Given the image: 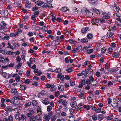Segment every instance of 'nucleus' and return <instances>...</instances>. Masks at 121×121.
Here are the masks:
<instances>
[{"instance_id": "f257e3e1", "label": "nucleus", "mask_w": 121, "mask_h": 121, "mask_svg": "<svg viewBox=\"0 0 121 121\" xmlns=\"http://www.w3.org/2000/svg\"><path fill=\"white\" fill-rule=\"evenodd\" d=\"M15 118L18 120V121H26L27 117L26 116L23 114H20L19 112H16L14 115Z\"/></svg>"}, {"instance_id": "f03ea898", "label": "nucleus", "mask_w": 121, "mask_h": 121, "mask_svg": "<svg viewBox=\"0 0 121 121\" xmlns=\"http://www.w3.org/2000/svg\"><path fill=\"white\" fill-rule=\"evenodd\" d=\"M94 79L92 76H91L89 77V79H87L86 83L88 85H90L91 83V81L93 82Z\"/></svg>"}, {"instance_id": "7ed1b4c3", "label": "nucleus", "mask_w": 121, "mask_h": 121, "mask_svg": "<svg viewBox=\"0 0 121 121\" xmlns=\"http://www.w3.org/2000/svg\"><path fill=\"white\" fill-rule=\"evenodd\" d=\"M104 14V16L102 17L103 18H104L105 19H108L110 18V15L109 13H105Z\"/></svg>"}, {"instance_id": "20e7f679", "label": "nucleus", "mask_w": 121, "mask_h": 121, "mask_svg": "<svg viewBox=\"0 0 121 121\" xmlns=\"http://www.w3.org/2000/svg\"><path fill=\"white\" fill-rule=\"evenodd\" d=\"M14 109H16V108H14V109H13L12 108V107L8 106L6 107L5 109V110L6 112H11L13 110H15Z\"/></svg>"}, {"instance_id": "39448f33", "label": "nucleus", "mask_w": 121, "mask_h": 121, "mask_svg": "<svg viewBox=\"0 0 121 121\" xmlns=\"http://www.w3.org/2000/svg\"><path fill=\"white\" fill-rule=\"evenodd\" d=\"M111 71H112L113 73H115L117 72V70L116 69H110V70H108L107 71H106V70H105L104 72L105 73H108Z\"/></svg>"}, {"instance_id": "423d86ee", "label": "nucleus", "mask_w": 121, "mask_h": 121, "mask_svg": "<svg viewBox=\"0 0 121 121\" xmlns=\"http://www.w3.org/2000/svg\"><path fill=\"white\" fill-rule=\"evenodd\" d=\"M11 91L12 92L14 93V94L15 95H17L19 94V93L16 89H13L12 88L11 89Z\"/></svg>"}, {"instance_id": "0eeeda50", "label": "nucleus", "mask_w": 121, "mask_h": 121, "mask_svg": "<svg viewBox=\"0 0 121 121\" xmlns=\"http://www.w3.org/2000/svg\"><path fill=\"white\" fill-rule=\"evenodd\" d=\"M37 113L39 115H40L42 113L41 107L40 106H38L37 107Z\"/></svg>"}, {"instance_id": "6e6552de", "label": "nucleus", "mask_w": 121, "mask_h": 121, "mask_svg": "<svg viewBox=\"0 0 121 121\" xmlns=\"http://www.w3.org/2000/svg\"><path fill=\"white\" fill-rule=\"evenodd\" d=\"M38 116H32L30 117L29 120L30 121H35L37 120V117H38Z\"/></svg>"}, {"instance_id": "1a4fd4ad", "label": "nucleus", "mask_w": 121, "mask_h": 121, "mask_svg": "<svg viewBox=\"0 0 121 121\" xmlns=\"http://www.w3.org/2000/svg\"><path fill=\"white\" fill-rule=\"evenodd\" d=\"M67 120L69 121H74L75 118L73 116H68L67 117Z\"/></svg>"}, {"instance_id": "9d476101", "label": "nucleus", "mask_w": 121, "mask_h": 121, "mask_svg": "<svg viewBox=\"0 0 121 121\" xmlns=\"http://www.w3.org/2000/svg\"><path fill=\"white\" fill-rule=\"evenodd\" d=\"M2 11V15L3 14V15L4 16H7L8 14V11L7 10H3Z\"/></svg>"}, {"instance_id": "9b49d317", "label": "nucleus", "mask_w": 121, "mask_h": 121, "mask_svg": "<svg viewBox=\"0 0 121 121\" xmlns=\"http://www.w3.org/2000/svg\"><path fill=\"white\" fill-rule=\"evenodd\" d=\"M6 25L7 24L5 23L3 21L0 24L1 29H4L6 26Z\"/></svg>"}, {"instance_id": "f8f14e48", "label": "nucleus", "mask_w": 121, "mask_h": 121, "mask_svg": "<svg viewBox=\"0 0 121 121\" xmlns=\"http://www.w3.org/2000/svg\"><path fill=\"white\" fill-rule=\"evenodd\" d=\"M120 55L119 52H115L112 54V56L113 57L117 58Z\"/></svg>"}, {"instance_id": "ddd939ff", "label": "nucleus", "mask_w": 121, "mask_h": 121, "mask_svg": "<svg viewBox=\"0 0 121 121\" xmlns=\"http://www.w3.org/2000/svg\"><path fill=\"white\" fill-rule=\"evenodd\" d=\"M114 34L111 32H108L107 34V36L109 38L111 37Z\"/></svg>"}, {"instance_id": "4468645a", "label": "nucleus", "mask_w": 121, "mask_h": 121, "mask_svg": "<svg viewBox=\"0 0 121 121\" xmlns=\"http://www.w3.org/2000/svg\"><path fill=\"white\" fill-rule=\"evenodd\" d=\"M113 9L115 11L118 12L120 10V8L118 6H115L113 8Z\"/></svg>"}, {"instance_id": "2eb2a0df", "label": "nucleus", "mask_w": 121, "mask_h": 121, "mask_svg": "<svg viewBox=\"0 0 121 121\" xmlns=\"http://www.w3.org/2000/svg\"><path fill=\"white\" fill-rule=\"evenodd\" d=\"M104 118V116L101 114L99 115L98 116V120L99 121H101Z\"/></svg>"}, {"instance_id": "dca6fc26", "label": "nucleus", "mask_w": 121, "mask_h": 121, "mask_svg": "<svg viewBox=\"0 0 121 121\" xmlns=\"http://www.w3.org/2000/svg\"><path fill=\"white\" fill-rule=\"evenodd\" d=\"M82 74L84 76L86 75L89 73V71L85 69V71H83L82 72Z\"/></svg>"}, {"instance_id": "f3484780", "label": "nucleus", "mask_w": 121, "mask_h": 121, "mask_svg": "<svg viewBox=\"0 0 121 121\" xmlns=\"http://www.w3.org/2000/svg\"><path fill=\"white\" fill-rule=\"evenodd\" d=\"M61 10L64 12H65L69 10L67 8V7L65 6L62 8L61 9Z\"/></svg>"}, {"instance_id": "a211bd4d", "label": "nucleus", "mask_w": 121, "mask_h": 121, "mask_svg": "<svg viewBox=\"0 0 121 121\" xmlns=\"http://www.w3.org/2000/svg\"><path fill=\"white\" fill-rule=\"evenodd\" d=\"M82 12L84 14H88L89 13L88 10L86 9L85 10H82Z\"/></svg>"}, {"instance_id": "6ab92c4d", "label": "nucleus", "mask_w": 121, "mask_h": 121, "mask_svg": "<svg viewBox=\"0 0 121 121\" xmlns=\"http://www.w3.org/2000/svg\"><path fill=\"white\" fill-rule=\"evenodd\" d=\"M58 89L59 90H60L61 91H63L64 90L63 86L61 85H60L58 86Z\"/></svg>"}, {"instance_id": "aec40b11", "label": "nucleus", "mask_w": 121, "mask_h": 121, "mask_svg": "<svg viewBox=\"0 0 121 121\" xmlns=\"http://www.w3.org/2000/svg\"><path fill=\"white\" fill-rule=\"evenodd\" d=\"M110 65L108 63H106L105 65V68L106 69L105 70H106V71H107L108 70H110V69H109V68Z\"/></svg>"}, {"instance_id": "412c9836", "label": "nucleus", "mask_w": 121, "mask_h": 121, "mask_svg": "<svg viewBox=\"0 0 121 121\" xmlns=\"http://www.w3.org/2000/svg\"><path fill=\"white\" fill-rule=\"evenodd\" d=\"M20 89L22 90H25L26 88V87H27V86H26V87L25 86V85H20Z\"/></svg>"}, {"instance_id": "4be33fe9", "label": "nucleus", "mask_w": 121, "mask_h": 121, "mask_svg": "<svg viewBox=\"0 0 121 121\" xmlns=\"http://www.w3.org/2000/svg\"><path fill=\"white\" fill-rule=\"evenodd\" d=\"M31 103H32V104L33 106H35L37 105L38 103L36 100H33L32 101Z\"/></svg>"}, {"instance_id": "5701e85b", "label": "nucleus", "mask_w": 121, "mask_h": 121, "mask_svg": "<svg viewBox=\"0 0 121 121\" xmlns=\"http://www.w3.org/2000/svg\"><path fill=\"white\" fill-rule=\"evenodd\" d=\"M81 41L82 43H86L88 41L87 40V38H83L81 40Z\"/></svg>"}, {"instance_id": "b1692460", "label": "nucleus", "mask_w": 121, "mask_h": 121, "mask_svg": "<svg viewBox=\"0 0 121 121\" xmlns=\"http://www.w3.org/2000/svg\"><path fill=\"white\" fill-rule=\"evenodd\" d=\"M5 61L4 58L2 56H0V62L4 63Z\"/></svg>"}, {"instance_id": "393cba45", "label": "nucleus", "mask_w": 121, "mask_h": 121, "mask_svg": "<svg viewBox=\"0 0 121 121\" xmlns=\"http://www.w3.org/2000/svg\"><path fill=\"white\" fill-rule=\"evenodd\" d=\"M42 29L43 30L44 32H46L48 30V28L46 26L43 27Z\"/></svg>"}, {"instance_id": "a878e982", "label": "nucleus", "mask_w": 121, "mask_h": 121, "mask_svg": "<svg viewBox=\"0 0 121 121\" xmlns=\"http://www.w3.org/2000/svg\"><path fill=\"white\" fill-rule=\"evenodd\" d=\"M76 101H74L70 103V105L72 107L76 106Z\"/></svg>"}, {"instance_id": "bb28decb", "label": "nucleus", "mask_w": 121, "mask_h": 121, "mask_svg": "<svg viewBox=\"0 0 121 121\" xmlns=\"http://www.w3.org/2000/svg\"><path fill=\"white\" fill-rule=\"evenodd\" d=\"M91 117H92V116H91ZM92 118L93 121H96L97 119V117L96 115H94L92 116Z\"/></svg>"}, {"instance_id": "cd10ccee", "label": "nucleus", "mask_w": 121, "mask_h": 121, "mask_svg": "<svg viewBox=\"0 0 121 121\" xmlns=\"http://www.w3.org/2000/svg\"><path fill=\"white\" fill-rule=\"evenodd\" d=\"M87 37L88 39H91L93 37V35L91 33H89L87 35Z\"/></svg>"}, {"instance_id": "c85d7f7f", "label": "nucleus", "mask_w": 121, "mask_h": 121, "mask_svg": "<svg viewBox=\"0 0 121 121\" xmlns=\"http://www.w3.org/2000/svg\"><path fill=\"white\" fill-rule=\"evenodd\" d=\"M44 118L47 120H50L51 118V117L48 115H45L44 116Z\"/></svg>"}, {"instance_id": "c756f323", "label": "nucleus", "mask_w": 121, "mask_h": 121, "mask_svg": "<svg viewBox=\"0 0 121 121\" xmlns=\"http://www.w3.org/2000/svg\"><path fill=\"white\" fill-rule=\"evenodd\" d=\"M66 71L68 73H69L73 71V69L71 68H68L66 70Z\"/></svg>"}, {"instance_id": "7c9ffc66", "label": "nucleus", "mask_w": 121, "mask_h": 121, "mask_svg": "<svg viewBox=\"0 0 121 121\" xmlns=\"http://www.w3.org/2000/svg\"><path fill=\"white\" fill-rule=\"evenodd\" d=\"M40 11L39 10H38L35 12L34 13V14L35 16L36 17H37L38 16V14L39 13Z\"/></svg>"}, {"instance_id": "2f4dec72", "label": "nucleus", "mask_w": 121, "mask_h": 121, "mask_svg": "<svg viewBox=\"0 0 121 121\" xmlns=\"http://www.w3.org/2000/svg\"><path fill=\"white\" fill-rule=\"evenodd\" d=\"M113 118V116L112 115H111L108 116L107 117V118L108 120H111Z\"/></svg>"}, {"instance_id": "473e14b6", "label": "nucleus", "mask_w": 121, "mask_h": 121, "mask_svg": "<svg viewBox=\"0 0 121 121\" xmlns=\"http://www.w3.org/2000/svg\"><path fill=\"white\" fill-rule=\"evenodd\" d=\"M52 109V107L50 106H48L47 107V111L48 112L50 111Z\"/></svg>"}, {"instance_id": "72a5a7b5", "label": "nucleus", "mask_w": 121, "mask_h": 121, "mask_svg": "<svg viewBox=\"0 0 121 121\" xmlns=\"http://www.w3.org/2000/svg\"><path fill=\"white\" fill-rule=\"evenodd\" d=\"M43 103L46 105L49 103V102L46 100H43Z\"/></svg>"}, {"instance_id": "f704fd0d", "label": "nucleus", "mask_w": 121, "mask_h": 121, "mask_svg": "<svg viewBox=\"0 0 121 121\" xmlns=\"http://www.w3.org/2000/svg\"><path fill=\"white\" fill-rule=\"evenodd\" d=\"M91 3L93 5H95L97 2V0H91Z\"/></svg>"}, {"instance_id": "c9c22d12", "label": "nucleus", "mask_w": 121, "mask_h": 121, "mask_svg": "<svg viewBox=\"0 0 121 121\" xmlns=\"http://www.w3.org/2000/svg\"><path fill=\"white\" fill-rule=\"evenodd\" d=\"M60 37L59 36H57L56 37V40H55V42L57 41L58 42V43L57 44L58 45L59 44H60ZM61 42V41H60Z\"/></svg>"}, {"instance_id": "e433bc0d", "label": "nucleus", "mask_w": 121, "mask_h": 121, "mask_svg": "<svg viewBox=\"0 0 121 121\" xmlns=\"http://www.w3.org/2000/svg\"><path fill=\"white\" fill-rule=\"evenodd\" d=\"M20 79V77H19V75H18L17 77H16L15 80L17 82H18Z\"/></svg>"}, {"instance_id": "4c0bfd02", "label": "nucleus", "mask_w": 121, "mask_h": 121, "mask_svg": "<svg viewBox=\"0 0 121 121\" xmlns=\"http://www.w3.org/2000/svg\"><path fill=\"white\" fill-rule=\"evenodd\" d=\"M34 112L31 111V112H30L29 113H27L26 115L28 117H30L31 116L33 113Z\"/></svg>"}, {"instance_id": "58836bf2", "label": "nucleus", "mask_w": 121, "mask_h": 121, "mask_svg": "<svg viewBox=\"0 0 121 121\" xmlns=\"http://www.w3.org/2000/svg\"><path fill=\"white\" fill-rule=\"evenodd\" d=\"M93 50L92 49H88L87 51V53L88 54H90L93 52Z\"/></svg>"}, {"instance_id": "ea45409f", "label": "nucleus", "mask_w": 121, "mask_h": 121, "mask_svg": "<svg viewBox=\"0 0 121 121\" xmlns=\"http://www.w3.org/2000/svg\"><path fill=\"white\" fill-rule=\"evenodd\" d=\"M62 104L65 107H66L67 106V102L66 100H63L62 102Z\"/></svg>"}, {"instance_id": "a19ab883", "label": "nucleus", "mask_w": 121, "mask_h": 121, "mask_svg": "<svg viewBox=\"0 0 121 121\" xmlns=\"http://www.w3.org/2000/svg\"><path fill=\"white\" fill-rule=\"evenodd\" d=\"M31 104V102H29L28 103H26L25 104V106L26 107H27L29 106H30Z\"/></svg>"}, {"instance_id": "79ce46f5", "label": "nucleus", "mask_w": 121, "mask_h": 121, "mask_svg": "<svg viewBox=\"0 0 121 121\" xmlns=\"http://www.w3.org/2000/svg\"><path fill=\"white\" fill-rule=\"evenodd\" d=\"M17 47L16 45H15L12 44L11 45L10 48L12 50H13Z\"/></svg>"}, {"instance_id": "37998d69", "label": "nucleus", "mask_w": 121, "mask_h": 121, "mask_svg": "<svg viewBox=\"0 0 121 121\" xmlns=\"http://www.w3.org/2000/svg\"><path fill=\"white\" fill-rule=\"evenodd\" d=\"M57 119V117L55 116H54L52 118L51 121H55Z\"/></svg>"}, {"instance_id": "c03bdc74", "label": "nucleus", "mask_w": 121, "mask_h": 121, "mask_svg": "<svg viewBox=\"0 0 121 121\" xmlns=\"http://www.w3.org/2000/svg\"><path fill=\"white\" fill-rule=\"evenodd\" d=\"M84 94L82 92H81L80 93L79 95V97L81 99H82V97H84Z\"/></svg>"}, {"instance_id": "a18cd8bd", "label": "nucleus", "mask_w": 121, "mask_h": 121, "mask_svg": "<svg viewBox=\"0 0 121 121\" xmlns=\"http://www.w3.org/2000/svg\"><path fill=\"white\" fill-rule=\"evenodd\" d=\"M13 52L12 51H7L6 52V54L7 55L12 54V53Z\"/></svg>"}, {"instance_id": "49530a36", "label": "nucleus", "mask_w": 121, "mask_h": 121, "mask_svg": "<svg viewBox=\"0 0 121 121\" xmlns=\"http://www.w3.org/2000/svg\"><path fill=\"white\" fill-rule=\"evenodd\" d=\"M21 97L20 96H14L13 98V100H15L16 99H18L20 100L21 99Z\"/></svg>"}, {"instance_id": "de8ad7c7", "label": "nucleus", "mask_w": 121, "mask_h": 121, "mask_svg": "<svg viewBox=\"0 0 121 121\" xmlns=\"http://www.w3.org/2000/svg\"><path fill=\"white\" fill-rule=\"evenodd\" d=\"M37 4L39 5H41L43 4V2L41 1H39L37 2Z\"/></svg>"}, {"instance_id": "09e8293b", "label": "nucleus", "mask_w": 121, "mask_h": 121, "mask_svg": "<svg viewBox=\"0 0 121 121\" xmlns=\"http://www.w3.org/2000/svg\"><path fill=\"white\" fill-rule=\"evenodd\" d=\"M22 65L21 63H19L16 66V67L17 69H19L21 67Z\"/></svg>"}, {"instance_id": "8fccbe9b", "label": "nucleus", "mask_w": 121, "mask_h": 121, "mask_svg": "<svg viewBox=\"0 0 121 121\" xmlns=\"http://www.w3.org/2000/svg\"><path fill=\"white\" fill-rule=\"evenodd\" d=\"M24 83L26 84H29L30 83V80L28 79L25 80L24 81Z\"/></svg>"}, {"instance_id": "3c124183", "label": "nucleus", "mask_w": 121, "mask_h": 121, "mask_svg": "<svg viewBox=\"0 0 121 121\" xmlns=\"http://www.w3.org/2000/svg\"><path fill=\"white\" fill-rule=\"evenodd\" d=\"M8 118L9 121H13V117L12 116L10 115L9 117Z\"/></svg>"}, {"instance_id": "603ef678", "label": "nucleus", "mask_w": 121, "mask_h": 121, "mask_svg": "<svg viewBox=\"0 0 121 121\" xmlns=\"http://www.w3.org/2000/svg\"><path fill=\"white\" fill-rule=\"evenodd\" d=\"M25 6L27 7H31V3L28 2L25 4Z\"/></svg>"}, {"instance_id": "864d4df0", "label": "nucleus", "mask_w": 121, "mask_h": 121, "mask_svg": "<svg viewBox=\"0 0 121 121\" xmlns=\"http://www.w3.org/2000/svg\"><path fill=\"white\" fill-rule=\"evenodd\" d=\"M100 22L102 23H104L105 22V20L104 18H101L100 19Z\"/></svg>"}, {"instance_id": "5fc2aeb1", "label": "nucleus", "mask_w": 121, "mask_h": 121, "mask_svg": "<svg viewBox=\"0 0 121 121\" xmlns=\"http://www.w3.org/2000/svg\"><path fill=\"white\" fill-rule=\"evenodd\" d=\"M17 61L18 62H20L21 60V59L19 56H18L16 57Z\"/></svg>"}, {"instance_id": "6e6d98bb", "label": "nucleus", "mask_w": 121, "mask_h": 121, "mask_svg": "<svg viewBox=\"0 0 121 121\" xmlns=\"http://www.w3.org/2000/svg\"><path fill=\"white\" fill-rule=\"evenodd\" d=\"M93 22H94L95 23H98L99 22V21L98 19H93L92 21Z\"/></svg>"}, {"instance_id": "4d7b16f0", "label": "nucleus", "mask_w": 121, "mask_h": 121, "mask_svg": "<svg viewBox=\"0 0 121 121\" xmlns=\"http://www.w3.org/2000/svg\"><path fill=\"white\" fill-rule=\"evenodd\" d=\"M42 7L43 8H47L48 7V4L46 3H44Z\"/></svg>"}, {"instance_id": "13d9d810", "label": "nucleus", "mask_w": 121, "mask_h": 121, "mask_svg": "<svg viewBox=\"0 0 121 121\" xmlns=\"http://www.w3.org/2000/svg\"><path fill=\"white\" fill-rule=\"evenodd\" d=\"M27 35L30 37L31 36L33 35V33L32 32L30 31L28 33Z\"/></svg>"}, {"instance_id": "bf43d9fd", "label": "nucleus", "mask_w": 121, "mask_h": 121, "mask_svg": "<svg viewBox=\"0 0 121 121\" xmlns=\"http://www.w3.org/2000/svg\"><path fill=\"white\" fill-rule=\"evenodd\" d=\"M48 104H50L51 106L52 107H54V103L53 102V101H51L50 102H49V103Z\"/></svg>"}, {"instance_id": "052dcab7", "label": "nucleus", "mask_w": 121, "mask_h": 121, "mask_svg": "<svg viewBox=\"0 0 121 121\" xmlns=\"http://www.w3.org/2000/svg\"><path fill=\"white\" fill-rule=\"evenodd\" d=\"M61 70V69L59 68H56L55 69V71L56 72L59 73L60 72Z\"/></svg>"}, {"instance_id": "680f3d73", "label": "nucleus", "mask_w": 121, "mask_h": 121, "mask_svg": "<svg viewBox=\"0 0 121 121\" xmlns=\"http://www.w3.org/2000/svg\"><path fill=\"white\" fill-rule=\"evenodd\" d=\"M4 38L5 40H8L9 39V37L8 35H5L4 36Z\"/></svg>"}, {"instance_id": "e2e57ef3", "label": "nucleus", "mask_w": 121, "mask_h": 121, "mask_svg": "<svg viewBox=\"0 0 121 121\" xmlns=\"http://www.w3.org/2000/svg\"><path fill=\"white\" fill-rule=\"evenodd\" d=\"M101 111V108H99L98 109L96 108L95 112L96 113H99Z\"/></svg>"}, {"instance_id": "0e129e2a", "label": "nucleus", "mask_w": 121, "mask_h": 121, "mask_svg": "<svg viewBox=\"0 0 121 121\" xmlns=\"http://www.w3.org/2000/svg\"><path fill=\"white\" fill-rule=\"evenodd\" d=\"M88 47L85 46V47H84L83 48V51L84 52H86L88 50Z\"/></svg>"}, {"instance_id": "69168bd1", "label": "nucleus", "mask_w": 121, "mask_h": 121, "mask_svg": "<svg viewBox=\"0 0 121 121\" xmlns=\"http://www.w3.org/2000/svg\"><path fill=\"white\" fill-rule=\"evenodd\" d=\"M0 73L2 74V75L4 77H6V76L7 75V73L4 72L2 71V72Z\"/></svg>"}, {"instance_id": "338daca9", "label": "nucleus", "mask_w": 121, "mask_h": 121, "mask_svg": "<svg viewBox=\"0 0 121 121\" xmlns=\"http://www.w3.org/2000/svg\"><path fill=\"white\" fill-rule=\"evenodd\" d=\"M78 50H82V45H81L78 46L77 47Z\"/></svg>"}, {"instance_id": "774afa93", "label": "nucleus", "mask_w": 121, "mask_h": 121, "mask_svg": "<svg viewBox=\"0 0 121 121\" xmlns=\"http://www.w3.org/2000/svg\"><path fill=\"white\" fill-rule=\"evenodd\" d=\"M81 32L82 33H86V31L85 28H83L81 29Z\"/></svg>"}]
</instances>
